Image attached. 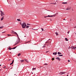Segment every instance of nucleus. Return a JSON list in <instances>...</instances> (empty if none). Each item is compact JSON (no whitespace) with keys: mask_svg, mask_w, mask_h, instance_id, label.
Masks as SVG:
<instances>
[{"mask_svg":"<svg viewBox=\"0 0 76 76\" xmlns=\"http://www.w3.org/2000/svg\"><path fill=\"white\" fill-rule=\"evenodd\" d=\"M17 20H18V21H21L20 20V19H17Z\"/></svg>","mask_w":76,"mask_h":76,"instance_id":"nucleus-25","label":"nucleus"},{"mask_svg":"<svg viewBox=\"0 0 76 76\" xmlns=\"http://www.w3.org/2000/svg\"><path fill=\"white\" fill-rule=\"evenodd\" d=\"M30 41H29L27 42V43L29 42H30Z\"/></svg>","mask_w":76,"mask_h":76,"instance_id":"nucleus-44","label":"nucleus"},{"mask_svg":"<svg viewBox=\"0 0 76 76\" xmlns=\"http://www.w3.org/2000/svg\"><path fill=\"white\" fill-rule=\"evenodd\" d=\"M32 74H33V72H32Z\"/></svg>","mask_w":76,"mask_h":76,"instance_id":"nucleus-54","label":"nucleus"},{"mask_svg":"<svg viewBox=\"0 0 76 76\" xmlns=\"http://www.w3.org/2000/svg\"><path fill=\"white\" fill-rule=\"evenodd\" d=\"M0 12L1 16H4V15H5L4 13V12H3V11H1Z\"/></svg>","mask_w":76,"mask_h":76,"instance_id":"nucleus-2","label":"nucleus"},{"mask_svg":"<svg viewBox=\"0 0 76 76\" xmlns=\"http://www.w3.org/2000/svg\"><path fill=\"white\" fill-rule=\"evenodd\" d=\"M53 55H55V53H53Z\"/></svg>","mask_w":76,"mask_h":76,"instance_id":"nucleus-38","label":"nucleus"},{"mask_svg":"<svg viewBox=\"0 0 76 76\" xmlns=\"http://www.w3.org/2000/svg\"><path fill=\"white\" fill-rule=\"evenodd\" d=\"M17 44L18 43L16 42H15V45H16V44Z\"/></svg>","mask_w":76,"mask_h":76,"instance_id":"nucleus-35","label":"nucleus"},{"mask_svg":"<svg viewBox=\"0 0 76 76\" xmlns=\"http://www.w3.org/2000/svg\"><path fill=\"white\" fill-rule=\"evenodd\" d=\"M52 60H54V58H52Z\"/></svg>","mask_w":76,"mask_h":76,"instance_id":"nucleus-32","label":"nucleus"},{"mask_svg":"<svg viewBox=\"0 0 76 76\" xmlns=\"http://www.w3.org/2000/svg\"><path fill=\"white\" fill-rule=\"evenodd\" d=\"M70 48V47H69V48Z\"/></svg>","mask_w":76,"mask_h":76,"instance_id":"nucleus-48","label":"nucleus"},{"mask_svg":"<svg viewBox=\"0 0 76 76\" xmlns=\"http://www.w3.org/2000/svg\"><path fill=\"white\" fill-rule=\"evenodd\" d=\"M14 75H16V74H15Z\"/></svg>","mask_w":76,"mask_h":76,"instance_id":"nucleus-55","label":"nucleus"},{"mask_svg":"<svg viewBox=\"0 0 76 76\" xmlns=\"http://www.w3.org/2000/svg\"><path fill=\"white\" fill-rule=\"evenodd\" d=\"M66 72H62L60 73V75H63V74H64V73H65Z\"/></svg>","mask_w":76,"mask_h":76,"instance_id":"nucleus-7","label":"nucleus"},{"mask_svg":"<svg viewBox=\"0 0 76 76\" xmlns=\"http://www.w3.org/2000/svg\"><path fill=\"white\" fill-rule=\"evenodd\" d=\"M63 20H66V19H64Z\"/></svg>","mask_w":76,"mask_h":76,"instance_id":"nucleus-47","label":"nucleus"},{"mask_svg":"<svg viewBox=\"0 0 76 76\" xmlns=\"http://www.w3.org/2000/svg\"><path fill=\"white\" fill-rule=\"evenodd\" d=\"M25 23H23L22 25H21L22 26L23 28H25Z\"/></svg>","mask_w":76,"mask_h":76,"instance_id":"nucleus-4","label":"nucleus"},{"mask_svg":"<svg viewBox=\"0 0 76 76\" xmlns=\"http://www.w3.org/2000/svg\"><path fill=\"white\" fill-rule=\"evenodd\" d=\"M17 37H18V38H19V36H18V34H17Z\"/></svg>","mask_w":76,"mask_h":76,"instance_id":"nucleus-31","label":"nucleus"},{"mask_svg":"<svg viewBox=\"0 0 76 76\" xmlns=\"http://www.w3.org/2000/svg\"><path fill=\"white\" fill-rule=\"evenodd\" d=\"M10 53H11V52H10Z\"/></svg>","mask_w":76,"mask_h":76,"instance_id":"nucleus-63","label":"nucleus"},{"mask_svg":"<svg viewBox=\"0 0 76 76\" xmlns=\"http://www.w3.org/2000/svg\"><path fill=\"white\" fill-rule=\"evenodd\" d=\"M1 66V65H0V66Z\"/></svg>","mask_w":76,"mask_h":76,"instance_id":"nucleus-52","label":"nucleus"},{"mask_svg":"<svg viewBox=\"0 0 76 76\" xmlns=\"http://www.w3.org/2000/svg\"><path fill=\"white\" fill-rule=\"evenodd\" d=\"M10 64L11 65H12V64H12V63H10Z\"/></svg>","mask_w":76,"mask_h":76,"instance_id":"nucleus-46","label":"nucleus"},{"mask_svg":"<svg viewBox=\"0 0 76 76\" xmlns=\"http://www.w3.org/2000/svg\"><path fill=\"white\" fill-rule=\"evenodd\" d=\"M7 35L8 36H10V35H10V34H7Z\"/></svg>","mask_w":76,"mask_h":76,"instance_id":"nucleus-40","label":"nucleus"},{"mask_svg":"<svg viewBox=\"0 0 76 76\" xmlns=\"http://www.w3.org/2000/svg\"><path fill=\"white\" fill-rule=\"evenodd\" d=\"M57 54V52H56L55 53V55H56Z\"/></svg>","mask_w":76,"mask_h":76,"instance_id":"nucleus-29","label":"nucleus"},{"mask_svg":"<svg viewBox=\"0 0 76 76\" xmlns=\"http://www.w3.org/2000/svg\"><path fill=\"white\" fill-rule=\"evenodd\" d=\"M51 4H53V3H51Z\"/></svg>","mask_w":76,"mask_h":76,"instance_id":"nucleus-61","label":"nucleus"},{"mask_svg":"<svg viewBox=\"0 0 76 76\" xmlns=\"http://www.w3.org/2000/svg\"><path fill=\"white\" fill-rule=\"evenodd\" d=\"M21 0L22 1V0Z\"/></svg>","mask_w":76,"mask_h":76,"instance_id":"nucleus-60","label":"nucleus"},{"mask_svg":"<svg viewBox=\"0 0 76 76\" xmlns=\"http://www.w3.org/2000/svg\"><path fill=\"white\" fill-rule=\"evenodd\" d=\"M40 67H41V66H40Z\"/></svg>","mask_w":76,"mask_h":76,"instance_id":"nucleus-57","label":"nucleus"},{"mask_svg":"<svg viewBox=\"0 0 76 76\" xmlns=\"http://www.w3.org/2000/svg\"><path fill=\"white\" fill-rule=\"evenodd\" d=\"M65 40L66 41H69V40L67 39V38H65Z\"/></svg>","mask_w":76,"mask_h":76,"instance_id":"nucleus-15","label":"nucleus"},{"mask_svg":"<svg viewBox=\"0 0 76 76\" xmlns=\"http://www.w3.org/2000/svg\"><path fill=\"white\" fill-rule=\"evenodd\" d=\"M57 14H58V13H56L53 16V15L50 16V15H48L47 16V17H53V16H56V15H57Z\"/></svg>","mask_w":76,"mask_h":76,"instance_id":"nucleus-3","label":"nucleus"},{"mask_svg":"<svg viewBox=\"0 0 76 76\" xmlns=\"http://www.w3.org/2000/svg\"><path fill=\"white\" fill-rule=\"evenodd\" d=\"M3 28V26H2L1 27H0V29H2Z\"/></svg>","mask_w":76,"mask_h":76,"instance_id":"nucleus-22","label":"nucleus"},{"mask_svg":"<svg viewBox=\"0 0 76 76\" xmlns=\"http://www.w3.org/2000/svg\"><path fill=\"white\" fill-rule=\"evenodd\" d=\"M12 31V32H11V34H14V31Z\"/></svg>","mask_w":76,"mask_h":76,"instance_id":"nucleus-12","label":"nucleus"},{"mask_svg":"<svg viewBox=\"0 0 76 76\" xmlns=\"http://www.w3.org/2000/svg\"><path fill=\"white\" fill-rule=\"evenodd\" d=\"M45 65H46V66H47L48 65V64H45Z\"/></svg>","mask_w":76,"mask_h":76,"instance_id":"nucleus-28","label":"nucleus"},{"mask_svg":"<svg viewBox=\"0 0 76 76\" xmlns=\"http://www.w3.org/2000/svg\"><path fill=\"white\" fill-rule=\"evenodd\" d=\"M12 61H13V62H14V60H13Z\"/></svg>","mask_w":76,"mask_h":76,"instance_id":"nucleus-50","label":"nucleus"},{"mask_svg":"<svg viewBox=\"0 0 76 76\" xmlns=\"http://www.w3.org/2000/svg\"><path fill=\"white\" fill-rule=\"evenodd\" d=\"M1 70V69L0 70V71Z\"/></svg>","mask_w":76,"mask_h":76,"instance_id":"nucleus-59","label":"nucleus"},{"mask_svg":"<svg viewBox=\"0 0 76 76\" xmlns=\"http://www.w3.org/2000/svg\"><path fill=\"white\" fill-rule=\"evenodd\" d=\"M44 17L45 18H47V16H45Z\"/></svg>","mask_w":76,"mask_h":76,"instance_id":"nucleus-36","label":"nucleus"},{"mask_svg":"<svg viewBox=\"0 0 76 76\" xmlns=\"http://www.w3.org/2000/svg\"><path fill=\"white\" fill-rule=\"evenodd\" d=\"M17 44L18 43L16 42H15V45H16V44Z\"/></svg>","mask_w":76,"mask_h":76,"instance_id":"nucleus-34","label":"nucleus"},{"mask_svg":"<svg viewBox=\"0 0 76 76\" xmlns=\"http://www.w3.org/2000/svg\"><path fill=\"white\" fill-rule=\"evenodd\" d=\"M13 63H14V62H13V61H12V64H13Z\"/></svg>","mask_w":76,"mask_h":76,"instance_id":"nucleus-42","label":"nucleus"},{"mask_svg":"<svg viewBox=\"0 0 76 76\" xmlns=\"http://www.w3.org/2000/svg\"><path fill=\"white\" fill-rule=\"evenodd\" d=\"M27 25H30V24H27Z\"/></svg>","mask_w":76,"mask_h":76,"instance_id":"nucleus-43","label":"nucleus"},{"mask_svg":"<svg viewBox=\"0 0 76 76\" xmlns=\"http://www.w3.org/2000/svg\"><path fill=\"white\" fill-rule=\"evenodd\" d=\"M20 61H21V63H22V62H23L24 61L23 60H20Z\"/></svg>","mask_w":76,"mask_h":76,"instance_id":"nucleus-16","label":"nucleus"},{"mask_svg":"<svg viewBox=\"0 0 76 76\" xmlns=\"http://www.w3.org/2000/svg\"><path fill=\"white\" fill-rule=\"evenodd\" d=\"M56 60H59V61H60V60H61V59L60 58L58 57H57L56 58Z\"/></svg>","mask_w":76,"mask_h":76,"instance_id":"nucleus-8","label":"nucleus"},{"mask_svg":"<svg viewBox=\"0 0 76 76\" xmlns=\"http://www.w3.org/2000/svg\"><path fill=\"white\" fill-rule=\"evenodd\" d=\"M73 48L75 50V49H76V46H75V47H73Z\"/></svg>","mask_w":76,"mask_h":76,"instance_id":"nucleus-21","label":"nucleus"},{"mask_svg":"<svg viewBox=\"0 0 76 76\" xmlns=\"http://www.w3.org/2000/svg\"><path fill=\"white\" fill-rule=\"evenodd\" d=\"M41 29H42V31H44V29H43V28H42Z\"/></svg>","mask_w":76,"mask_h":76,"instance_id":"nucleus-30","label":"nucleus"},{"mask_svg":"<svg viewBox=\"0 0 76 76\" xmlns=\"http://www.w3.org/2000/svg\"><path fill=\"white\" fill-rule=\"evenodd\" d=\"M70 32V31H68V32H67V33L68 34H69V33Z\"/></svg>","mask_w":76,"mask_h":76,"instance_id":"nucleus-37","label":"nucleus"},{"mask_svg":"<svg viewBox=\"0 0 76 76\" xmlns=\"http://www.w3.org/2000/svg\"><path fill=\"white\" fill-rule=\"evenodd\" d=\"M24 60L25 61H26L27 62V63H29V61H28V60H27L26 59H24Z\"/></svg>","mask_w":76,"mask_h":76,"instance_id":"nucleus-10","label":"nucleus"},{"mask_svg":"<svg viewBox=\"0 0 76 76\" xmlns=\"http://www.w3.org/2000/svg\"><path fill=\"white\" fill-rule=\"evenodd\" d=\"M29 26H27L26 27V28H28Z\"/></svg>","mask_w":76,"mask_h":76,"instance_id":"nucleus-27","label":"nucleus"},{"mask_svg":"<svg viewBox=\"0 0 76 76\" xmlns=\"http://www.w3.org/2000/svg\"><path fill=\"white\" fill-rule=\"evenodd\" d=\"M53 4H55V3H53Z\"/></svg>","mask_w":76,"mask_h":76,"instance_id":"nucleus-53","label":"nucleus"},{"mask_svg":"<svg viewBox=\"0 0 76 76\" xmlns=\"http://www.w3.org/2000/svg\"><path fill=\"white\" fill-rule=\"evenodd\" d=\"M4 19V16H3L2 18H1V20H3Z\"/></svg>","mask_w":76,"mask_h":76,"instance_id":"nucleus-9","label":"nucleus"},{"mask_svg":"<svg viewBox=\"0 0 76 76\" xmlns=\"http://www.w3.org/2000/svg\"><path fill=\"white\" fill-rule=\"evenodd\" d=\"M55 34H56V36L58 35V33H57V32H56V33H55Z\"/></svg>","mask_w":76,"mask_h":76,"instance_id":"nucleus-23","label":"nucleus"},{"mask_svg":"<svg viewBox=\"0 0 76 76\" xmlns=\"http://www.w3.org/2000/svg\"><path fill=\"white\" fill-rule=\"evenodd\" d=\"M20 53H19L18 54V56H20Z\"/></svg>","mask_w":76,"mask_h":76,"instance_id":"nucleus-24","label":"nucleus"},{"mask_svg":"<svg viewBox=\"0 0 76 76\" xmlns=\"http://www.w3.org/2000/svg\"><path fill=\"white\" fill-rule=\"evenodd\" d=\"M17 34V33L15 31L14 32V34H15V35H16Z\"/></svg>","mask_w":76,"mask_h":76,"instance_id":"nucleus-18","label":"nucleus"},{"mask_svg":"<svg viewBox=\"0 0 76 76\" xmlns=\"http://www.w3.org/2000/svg\"><path fill=\"white\" fill-rule=\"evenodd\" d=\"M15 45H14V46H15Z\"/></svg>","mask_w":76,"mask_h":76,"instance_id":"nucleus-51","label":"nucleus"},{"mask_svg":"<svg viewBox=\"0 0 76 76\" xmlns=\"http://www.w3.org/2000/svg\"><path fill=\"white\" fill-rule=\"evenodd\" d=\"M6 31H4V32H2V34H3L4 33H5V32H6Z\"/></svg>","mask_w":76,"mask_h":76,"instance_id":"nucleus-33","label":"nucleus"},{"mask_svg":"<svg viewBox=\"0 0 76 76\" xmlns=\"http://www.w3.org/2000/svg\"><path fill=\"white\" fill-rule=\"evenodd\" d=\"M62 4H67V2H62Z\"/></svg>","mask_w":76,"mask_h":76,"instance_id":"nucleus-14","label":"nucleus"},{"mask_svg":"<svg viewBox=\"0 0 76 76\" xmlns=\"http://www.w3.org/2000/svg\"><path fill=\"white\" fill-rule=\"evenodd\" d=\"M72 10V11H73V10Z\"/></svg>","mask_w":76,"mask_h":76,"instance_id":"nucleus-58","label":"nucleus"},{"mask_svg":"<svg viewBox=\"0 0 76 76\" xmlns=\"http://www.w3.org/2000/svg\"><path fill=\"white\" fill-rule=\"evenodd\" d=\"M17 47V46L13 48H12V49H15V48H16Z\"/></svg>","mask_w":76,"mask_h":76,"instance_id":"nucleus-19","label":"nucleus"},{"mask_svg":"<svg viewBox=\"0 0 76 76\" xmlns=\"http://www.w3.org/2000/svg\"><path fill=\"white\" fill-rule=\"evenodd\" d=\"M63 55H59L58 56H59V57H61V56H63Z\"/></svg>","mask_w":76,"mask_h":76,"instance_id":"nucleus-13","label":"nucleus"},{"mask_svg":"<svg viewBox=\"0 0 76 76\" xmlns=\"http://www.w3.org/2000/svg\"><path fill=\"white\" fill-rule=\"evenodd\" d=\"M36 68H32V70H36Z\"/></svg>","mask_w":76,"mask_h":76,"instance_id":"nucleus-20","label":"nucleus"},{"mask_svg":"<svg viewBox=\"0 0 76 76\" xmlns=\"http://www.w3.org/2000/svg\"><path fill=\"white\" fill-rule=\"evenodd\" d=\"M73 47H73V46H72V47L71 48H72V49H74V48H73Z\"/></svg>","mask_w":76,"mask_h":76,"instance_id":"nucleus-39","label":"nucleus"},{"mask_svg":"<svg viewBox=\"0 0 76 76\" xmlns=\"http://www.w3.org/2000/svg\"><path fill=\"white\" fill-rule=\"evenodd\" d=\"M42 47V48H44V47H45V44H44V45Z\"/></svg>","mask_w":76,"mask_h":76,"instance_id":"nucleus-17","label":"nucleus"},{"mask_svg":"<svg viewBox=\"0 0 76 76\" xmlns=\"http://www.w3.org/2000/svg\"><path fill=\"white\" fill-rule=\"evenodd\" d=\"M49 40H50V39H49L48 40L47 42H45L46 43H48V45H49L51 43V41H48Z\"/></svg>","mask_w":76,"mask_h":76,"instance_id":"nucleus-1","label":"nucleus"},{"mask_svg":"<svg viewBox=\"0 0 76 76\" xmlns=\"http://www.w3.org/2000/svg\"><path fill=\"white\" fill-rule=\"evenodd\" d=\"M26 23H25V26H25V28L26 26Z\"/></svg>","mask_w":76,"mask_h":76,"instance_id":"nucleus-26","label":"nucleus"},{"mask_svg":"<svg viewBox=\"0 0 76 76\" xmlns=\"http://www.w3.org/2000/svg\"><path fill=\"white\" fill-rule=\"evenodd\" d=\"M19 42H20V39H19V38L18 37V39L17 40L16 42L18 44V43H19Z\"/></svg>","mask_w":76,"mask_h":76,"instance_id":"nucleus-5","label":"nucleus"},{"mask_svg":"<svg viewBox=\"0 0 76 76\" xmlns=\"http://www.w3.org/2000/svg\"><path fill=\"white\" fill-rule=\"evenodd\" d=\"M70 20H71V19H70Z\"/></svg>","mask_w":76,"mask_h":76,"instance_id":"nucleus-62","label":"nucleus"},{"mask_svg":"<svg viewBox=\"0 0 76 76\" xmlns=\"http://www.w3.org/2000/svg\"><path fill=\"white\" fill-rule=\"evenodd\" d=\"M48 51H46V53H48Z\"/></svg>","mask_w":76,"mask_h":76,"instance_id":"nucleus-49","label":"nucleus"},{"mask_svg":"<svg viewBox=\"0 0 76 76\" xmlns=\"http://www.w3.org/2000/svg\"><path fill=\"white\" fill-rule=\"evenodd\" d=\"M9 50H12V49H11L10 48H9Z\"/></svg>","mask_w":76,"mask_h":76,"instance_id":"nucleus-41","label":"nucleus"},{"mask_svg":"<svg viewBox=\"0 0 76 76\" xmlns=\"http://www.w3.org/2000/svg\"><path fill=\"white\" fill-rule=\"evenodd\" d=\"M58 55H60V54H61V53H60L59 52H58Z\"/></svg>","mask_w":76,"mask_h":76,"instance_id":"nucleus-11","label":"nucleus"},{"mask_svg":"<svg viewBox=\"0 0 76 76\" xmlns=\"http://www.w3.org/2000/svg\"><path fill=\"white\" fill-rule=\"evenodd\" d=\"M70 60H68V62H70Z\"/></svg>","mask_w":76,"mask_h":76,"instance_id":"nucleus-45","label":"nucleus"},{"mask_svg":"<svg viewBox=\"0 0 76 76\" xmlns=\"http://www.w3.org/2000/svg\"><path fill=\"white\" fill-rule=\"evenodd\" d=\"M71 9V7L69 6V7H68L66 9V10H70Z\"/></svg>","mask_w":76,"mask_h":76,"instance_id":"nucleus-6","label":"nucleus"},{"mask_svg":"<svg viewBox=\"0 0 76 76\" xmlns=\"http://www.w3.org/2000/svg\"><path fill=\"white\" fill-rule=\"evenodd\" d=\"M4 68H5V67H4Z\"/></svg>","mask_w":76,"mask_h":76,"instance_id":"nucleus-56","label":"nucleus"}]
</instances>
